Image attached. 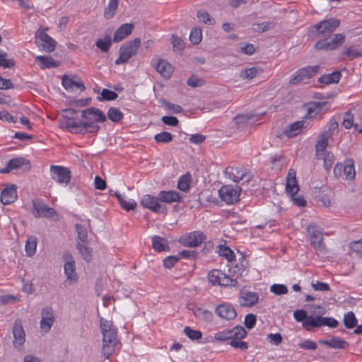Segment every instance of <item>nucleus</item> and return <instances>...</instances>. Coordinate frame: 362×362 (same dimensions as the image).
I'll use <instances>...</instances> for the list:
<instances>
[{"instance_id":"obj_12","label":"nucleus","mask_w":362,"mask_h":362,"mask_svg":"<svg viewBox=\"0 0 362 362\" xmlns=\"http://www.w3.org/2000/svg\"><path fill=\"white\" fill-rule=\"evenodd\" d=\"M83 124L84 122H76L74 117L64 116V120L60 122V127L66 128L72 134H86Z\"/></svg>"},{"instance_id":"obj_17","label":"nucleus","mask_w":362,"mask_h":362,"mask_svg":"<svg viewBox=\"0 0 362 362\" xmlns=\"http://www.w3.org/2000/svg\"><path fill=\"white\" fill-rule=\"evenodd\" d=\"M158 199L160 202L167 204L180 203L182 202V195L175 190H162L158 192Z\"/></svg>"},{"instance_id":"obj_9","label":"nucleus","mask_w":362,"mask_h":362,"mask_svg":"<svg viewBox=\"0 0 362 362\" xmlns=\"http://www.w3.org/2000/svg\"><path fill=\"white\" fill-rule=\"evenodd\" d=\"M31 168L30 162L22 157L11 159L4 168L0 170L3 174L8 173L13 170H21L22 171H28Z\"/></svg>"},{"instance_id":"obj_40","label":"nucleus","mask_w":362,"mask_h":362,"mask_svg":"<svg viewBox=\"0 0 362 362\" xmlns=\"http://www.w3.org/2000/svg\"><path fill=\"white\" fill-rule=\"evenodd\" d=\"M262 71V70L260 68L253 66L249 69H243L240 73V77L242 79H252Z\"/></svg>"},{"instance_id":"obj_7","label":"nucleus","mask_w":362,"mask_h":362,"mask_svg":"<svg viewBox=\"0 0 362 362\" xmlns=\"http://www.w3.org/2000/svg\"><path fill=\"white\" fill-rule=\"evenodd\" d=\"M320 70V66H308L298 69L290 81V84L296 85L305 79L315 76Z\"/></svg>"},{"instance_id":"obj_36","label":"nucleus","mask_w":362,"mask_h":362,"mask_svg":"<svg viewBox=\"0 0 362 362\" xmlns=\"http://www.w3.org/2000/svg\"><path fill=\"white\" fill-rule=\"evenodd\" d=\"M37 238L35 236L30 235L28 238L25 243V252L28 257H33L36 252Z\"/></svg>"},{"instance_id":"obj_62","label":"nucleus","mask_w":362,"mask_h":362,"mask_svg":"<svg viewBox=\"0 0 362 362\" xmlns=\"http://www.w3.org/2000/svg\"><path fill=\"white\" fill-rule=\"evenodd\" d=\"M98 122L94 121H84V128L86 129V133H97L100 127L96 123Z\"/></svg>"},{"instance_id":"obj_11","label":"nucleus","mask_w":362,"mask_h":362,"mask_svg":"<svg viewBox=\"0 0 362 362\" xmlns=\"http://www.w3.org/2000/svg\"><path fill=\"white\" fill-rule=\"evenodd\" d=\"M52 178L60 184H69L71 180V171L68 168L60 165H51Z\"/></svg>"},{"instance_id":"obj_52","label":"nucleus","mask_w":362,"mask_h":362,"mask_svg":"<svg viewBox=\"0 0 362 362\" xmlns=\"http://www.w3.org/2000/svg\"><path fill=\"white\" fill-rule=\"evenodd\" d=\"M173 136L167 132H162L154 136V139L157 143H170L173 141Z\"/></svg>"},{"instance_id":"obj_30","label":"nucleus","mask_w":362,"mask_h":362,"mask_svg":"<svg viewBox=\"0 0 362 362\" xmlns=\"http://www.w3.org/2000/svg\"><path fill=\"white\" fill-rule=\"evenodd\" d=\"M341 78V74L339 71H335L331 74L321 76L318 78V82L329 85L331 83H337Z\"/></svg>"},{"instance_id":"obj_19","label":"nucleus","mask_w":362,"mask_h":362,"mask_svg":"<svg viewBox=\"0 0 362 362\" xmlns=\"http://www.w3.org/2000/svg\"><path fill=\"white\" fill-rule=\"evenodd\" d=\"M81 117L86 121H92L93 117H95V122H104L107 120L106 116L104 113L100 110L93 107L83 110L82 111Z\"/></svg>"},{"instance_id":"obj_26","label":"nucleus","mask_w":362,"mask_h":362,"mask_svg":"<svg viewBox=\"0 0 362 362\" xmlns=\"http://www.w3.org/2000/svg\"><path fill=\"white\" fill-rule=\"evenodd\" d=\"M152 247L158 252L170 250L168 240L158 235L152 237Z\"/></svg>"},{"instance_id":"obj_38","label":"nucleus","mask_w":362,"mask_h":362,"mask_svg":"<svg viewBox=\"0 0 362 362\" xmlns=\"http://www.w3.org/2000/svg\"><path fill=\"white\" fill-rule=\"evenodd\" d=\"M112 45V39L110 35H105L104 38H99L95 42V46L102 52H106Z\"/></svg>"},{"instance_id":"obj_27","label":"nucleus","mask_w":362,"mask_h":362,"mask_svg":"<svg viewBox=\"0 0 362 362\" xmlns=\"http://www.w3.org/2000/svg\"><path fill=\"white\" fill-rule=\"evenodd\" d=\"M328 103L325 102H311L307 104L306 118H313L318 115L322 107L327 105Z\"/></svg>"},{"instance_id":"obj_46","label":"nucleus","mask_w":362,"mask_h":362,"mask_svg":"<svg viewBox=\"0 0 362 362\" xmlns=\"http://www.w3.org/2000/svg\"><path fill=\"white\" fill-rule=\"evenodd\" d=\"M344 324L347 329H352L357 326L358 320L352 311L344 315Z\"/></svg>"},{"instance_id":"obj_14","label":"nucleus","mask_w":362,"mask_h":362,"mask_svg":"<svg viewBox=\"0 0 362 362\" xmlns=\"http://www.w3.org/2000/svg\"><path fill=\"white\" fill-rule=\"evenodd\" d=\"M42 319L40 322V328L45 333L50 331L55 322V316L53 309L47 306L43 308L41 312Z\"/></svg>"},{"instance_id":"obj_42","label":"nucleus","mask_w":362,"mask_h":362,"mask_svg":"<svg viewBox=\"0 0 362 362\" xmlns=\"http://www.w3.org/2000/svg\"><path fill=\"white\" fill-rule=\"evenodd\" d=\"M108 118L113 122L118 123L124 118V114L117 107H110L107 111Z\"/></svg>"},{"instance_id":"obj_43","label":"nucleus","mask_w":362,"mask_h":362,"mask_svg":"<svg viewBox=\"0 0 362 362\" xmlns=\"http://www.w3.org/2000/svg\"><path fill=\"white\" fill-rule=\"evenodd\" d=\"M76 247L83 257V259L86 262H90L92 259V249L87 247L85 244L81 243H77Z\"/></svg>"},{"instance_id":"obj_22","label":"nucleus","mask_w":362,"mask_h":362,"mask_svg":"<svg viewBox=\"0 0 362 362\" xmlns=\"http://www.w3.org/2000/svg\"><path fill=\"white\" fill-rule=\"evenodd\" d=\"M313 327H319L321 326H328L330 328H335L338 326L339 322L337 320L331 317H322L320 315L315 316L311 319V325Z\"/></svg>"},{"instance_id":"obj_4","label":"nucleus","mask_w":362,"mask_h":362,"mask_svg":"<svg viewBox=\"0 0 362 362\" xmlns=\"http://www.w3.org/2000/svg\"><path fill=\"white\" fill-rule=\"evenodd\" d=\"M241 188L239 186L224 185L218 190L221 199L227 204H235L240 200Z\"/></svg>"},{"instance_id":"obj_41","label":"nucleus","mask_w":362,"mask_h":362,"mask_svg":"<svg viewBox=\"0 0 362 362\" xmlns=\"http://www.w3.org/2000/svg\"><path fill=\"white\" fill-rule=\"evenodd\" d=\"M339 124L334 118H332L329 120L328 129L324 133L321 134L324 137L330 139L334 134L338 133Z\"/></svg>"},{"instance_id":"obj_32","label":"nucleus","mask_w":362,"mask_h":362,"mask_svg":"<svg viewBox=\"0 0 362 362\" xmlns=\"http://www.w3.org/2000/svg\"><path fill=\"white\" fill-rule=\"evenodd\" d=\"M35 60L41 63V69L55 68L59 66V62L51 56H37Z\"/></svg>"},{"instance_id":"obj_2","label":"nucleus","mask_w":362,"mask_h":362,"mask_svg":"<svg viewBox=\"0 0 362 362\" xmlns=\"http://www.w3.org/2000/svg\"><path fill=\"white\" fill-rule=\"evenodd\" d=\"M100 327L103 335L102 354L105 358H109L118 342L117 330L111 322L103 318L100 320Z\"/></svg>"},{"instance_id":"obj_10","label":"nucleus","mask_w":362,"mask_h":362,"mask_svg":"<svg viewBox=\"0 0 362 362\" xmlns=\"http://www.w3.org/2000/svg\"><path fill=\"white\" fill-rule=\"evenodd\" d=\"M160 200L157 197H153L150 194H145L141 198V204L144 207L153 212L165 214L167 208L159 203Z\"/></svg>"},{"instance_id":"obj_21","label":"nucleus","mask_w":362,"mask_h":362,"mask_svg":"<svg viewBox=\"0 0 362 362\" xmlns=\"http://www.w3.org/2000/svg\"><path fill=\"white\" fill-rule=\"evenodd\" d=\"M293 317L297 322H301L303 327L308 331H310V327H314L313 324L311 325V319L315 317L308 315L307 312L303 309L296 310L293 313Z\"/></svg>"},{"instance_id":"obj_39","label":"nucleus","mask_w":362,"mask_h":362,"mask_svg":"<svg viewBox=\"0 0 362 362\" xmlns=\"http://www.w3.org/2000/svg\"><path fill=\"white\" fill-rule=\"evenodd\" d=\"M119 0H110L107 6L104 11V17L106 19L112 18L117 10Z\"/></svg>"},{"instance_id":"obj_57","label":"nucleus","mask_w":362,"mask_h":362,"mask_svg":"<svg viewBox=\"0 0 362 362\" xmlns=\"http://www.w3.org/2000/svg\"><path fill=\"white\" fill-rule=\"evenodd\" d=\"M7 53H0V66L4 68H13L16 66V63L13 59H6Z\"/></svg>"},{"instance_id":"obj_28","label":"nucleus","mask_w":362,"mask_h":362,"mask_svg":"<svg viewBox=\"0 0 362 362\" xmlns=\"http://www.w3.org/2000/svg\"><path fill=\"white\" fill-rule=\"evenodd\" d=\"M155 69L162 76L166 78H169L173 73L172 65L165 59H160L155 65Z\"/></svg>"},{"instance_id":"obj_60","label":"nucleus","mask_w":362,"mask_h":362,"mask_svg":"<svg viewBox=\"0 0 362 362\" xmlns=\"http://www.w3.org/2000/svg\"><path fill=\"white\" fill-rule=\"evenodd\" d=\"M254 30L258 32H264L269 30L273 29L275 27V25L273 22H262L260 23H257L254 25Z\"/></svg>"},{"instance_id":"obj_49","label":"nucleus","mask_w":362,"mask_h":362,"mask_svg":"<svg viewBox=\"0 0 362 362\" xmlns=\"http://www.w3.org/2000/svg\"><path fill=\"white\" fill-rule=\"evenodd\" d=\"M218 253L221 256L224 257L228 262H232L235 258L233 251L226 245L218 246Z\"/></svg>"},{"instance_id":"obj_16","label":"nucleus","mask_w":362,"mask_h":362,"mask_svg":"<svg viewBox=\"0 0 362 362\" xmlns=\"http://www.w3.org/2000/svg\"><path fill=\"white\" fill-rule=\"evenodd\" d=\"M36 38L40 41V46L47 52H52L56 47V41L49 36L45 31L37 32Z\"/></svg>"},{"instance_id":"obj_58","label":"nucleus","mask_w":362,"mask_h":362,"mask_svg":"<svg viewBox=\"0 0 362 362\" xmlns=\"http://www.w3.org/2000/svg\"><path fill=\"white\" fill-rule=\"evenodd\" d=\"M171 38H172V44H173L174 50L181 51L185 49V43L180 37L173 34L172 35Z\"/></svg>"},{"instance_id":"obj_8","label":"nucleus","mask_w":362,"mask_h":362,"mask_svg":"<svg viewBox=\"0 0 362 362\" xmlns=\"http://www.w3.org/2000/svg\"><path fill=\"white\" fill-rule=\"evenodd\" d=\"M206 239V235L202 231H193L182 236L179 242L185 247H195L200 245Z\"/></svg>"},{"instance_id":"obj_3","label":"nucleus","mask_w":362,"mask_h":362,"mask_svg":"<svg viewBox=\"0 0 362 362\" xmlns=\"http://www.w3.org/2000/svg\"><path fill=\"white\" fill-rule=\"evenodd\" d=\"M140 45L141 40L139 37L122 44L119 50V57L115 61V64L119 65L127 62L131 57L136 54Z\"/></svg>"},{"instance_id":"obj_31","label":"nucleus","mask_w":362,"mask_h":362,"mask_svg":"<svg viewBox=\"0 0 362 362\" xmlns=\"http://www.w3.org/2000/svg\"><path fill=\"white\" fill-rule=\"evenodd\" d=\"M305 127L304 121H298L289 124V126L284 130V133L288 137H293L298 135L302 129Z\"/></svg>"},{"instance_id":"obj_50","label":"nucleus","mask_w":362,"mask_h":362,"mask_svg":"<svg viewBox=\"0 0 362 362\" xmlns=\"http://www.w3.org/2000/svg\"><path fill=\"white\" fill-rule=\"evenodd\" d=\"M118 95L116 92L110 90L109 89L104 88L101 92V96H98L97 99L99 101H110L117 99Z\"/></svg>"},{"instance_id":"obj_1","label":"nucleus","mask_w":362,"mask_h":362,"mask_svg":"<svg viewBox=\"0 0 362 362\" xmlns=\"http://www.w3.org/2000/svg\"><path fill=\"white\" fill-rule=\"evenodd\" d=\"M340 20L330 18L321 21L311 28V32L320 40L315 44V49L317 51H333L340 47L345 42L346 36L343 33H337L331 37L332 34L339 27Z\"/></svg>"},{"instance_id":"obj_63","label":"nucleus","mask_w":362,"mask_h":362,"mask_svg":"<svg viewBox=\"0 0 362 362\" xmlns=\"http://www.w3.org/2000/svg\"><path fill=\"white\" fill-rule=\"evenodd\" d=\"M237 284L236 279H233L230 277L228 275H226L223 273V276L221 278V281L218 286H235Z\"/></svg>"},{"instance_id":"obj_18","label":"nucleus","mask_w":362,"mask_h":362,"mask_svg":"<svg viewBox=\"0 0 362 362\" xmlns=\"http://www.w3.org/2000/svg\"><path fill=\"white\" fill-rule=\"evenodd\" d=\"M215 311L220 317L227 320H233L237 316L236 310L228 303L218 305Z\"/></svg>"},{"instance_id":"obj_55","label":"nucleus","mask_w":362,"mask_h":362,"mask_svg":"<svg viewBox=\"0 0 362 362\" xmlns=\"http://www.w3.org/2000/svg\"><path fill=\"white\" fill-rule=\"evenodd\" d=\"M286 191L288 194L291 196L296 194L299 191V187L297 180H293L291 181H286Z\"/></svg>"},{"instance_id":"obj_33","label":"nucleus","mask_w":362,"mask_h":362,"mask_svg":"<svg viewBox=\"0 0 362 362\" xmlns=\"http://www.w3.org/2000/svg\"><path fill=\"white\" fill-rule=\"evenodd\" d=\"M242 298L243 302L240 304L244 307H252L257 303L259 300V295L256 292H246Z\"/></svg>"},{"instance_id":"obj_56","label":"nucleus","mask_w":362,"mask_h":362,"mask_svg":"<svg viewBox=\"0 0 362 362\" xmlns=\"http://www.w3.org/2000/svg\"><path fill=\"white\" fill-rule=\"evenodd\" d=\"M324 160V168L326 170H330L332 168L334 161V156L331 152H327L324 155L321 156V159Z\"/></svg>"},{"instance_id":"obj_37","label":"nucleus","mask_w":362,"mask_h":362,"mask_svg":"<svg viewBox=\"0 0 362 362\" xmlns=\"http://www.w3.org/2000/svg\"><path fill=\"white\" fill-rule=\"evenodd\" d=\"M329 139L324 137L322 134L320 135L318 141L315 144L316 158L321 159V153L324 152L328 146Z\"/></svg>"},{"instance_id":"obj_20","label":"nucleus","mask_w":362,"mask_h":362,"mask_svg":"<svg viewBox=\"0 0 362 362\" xmlns=\"http://www.w3.org/2000/svg\"><path fill=\"white\" fill-rule=\"evenodd\" d=\"M319 343L335 349H345L349 346V342L338 337H332L329 339H320Z\"/></svg>"},{"instance_id":"obj_13","label":"nucleus","mask_w":362,"mask_h":362,"mask_svg":"<svg viewBox=\"0 0 362 362\" xmlns=\"http://www.w3.org/2000/svg\"><path fill=\"white\" fill-rule=\"evenodd\" d=\"M307 231L310 234L311 245L313 247L320 251L325 250V245L322 242V234L317 226L314 224H310L308 226Z\"/></svg>"},{"instance_id":"obj_51","label":"nucleus","mask_w":362,"mask_h":362,"mask_svg":"<svg viewBox=\"0 0 362 362\" xmlns=\"http://www.w3.org/2000/svg\"><path fill=\"white\" fill-rule=\"evenodd\" d=\"M197 313H195V317L199 318V320H204L205 322H211L213 320V313L211 311L207 310H204L200 308V309H197Z\"/></svg>"},{"instance_id":"obj_15","label":"nucleus","mask_w":362,"mask_h":362,"mask_svg":"<svg viewBox=\"0 0 362 362\" xmlns=\"http://www.w3.org/2000/svg\"><path fill=\"white\" fill-rule=\"evenodd\" d=\"M226 173L230 175V177L235 182H238L240 180L250 182L252 178V175L249 170H241L238 168L228 167Z\"/></svg>"},{"instance_id":"obj_44","label":"nucleus","mask_w":362,"mask_h":362,"mask_svg":"<svg viewBox=\"0 0 362 362\" xmlns=\"http://www.w3.org/2000/svg\"><path fill=\"white\" fill-rule=\"evenodd\" d=\"M191 175L187 173L180 177L177 183V188L182 192H187L189 189Z\"/></svg>"},{"instance_id":"obj_59","label":"nucleus","mask_w":362,"mask_h":362,"mask_svg":"<svg viewBox=\"0 0 362 362\" xmlns=\"http://www.w3.org/2000/svg\"><path fill=\"white\" fill-rule=\"evenodd\" d=\"M75 227H76V232L78 233V239L83 243H86L87 240H88V233H87L86 228L78 223L76 224Z\"/></svg>"},{"instance_id":"obj_45","label":"nucleus","mask_w":362,"mask_h":362,"mask_svg":"<svg viewBox=\"0 0 362 362\" xmlns=\"http://www.w3.org/2000/svg\"><path fill=\"white\" fill-rule=\"evenodd\" d=\"M223 272L219 269H212L208 273L209 281L214 286H218Z\"/></svg>"},{"instance_id":"obj_5","label":"nucleus","mask_w":362,"mask_h":362,"mask_svg":"<svg viewBox=\"0 0 362 362\" xmlns=\"http://www.w3.org/2000/svg\"><path fill=\"white\" fill-rule=\"evenodd\" d=\"M247 332L244 327L240 325L235 326L230 329H225L215 334L214 339L216 341H223L233 338L244 339Z\"/></svg>"},{"instance_id":"obj_24","label":"nucleus","mask_w":362,"mask_h":362,"mask_svg":"<svg viewBox=\"0 0 362 362\" xmlns=\"http://www.w3.org/2000/svg\"><path fill=\"white\" fill-rule=\"evenodd\" d=\"M134 28V26L132 23L122 24L115 30L113 37V42H118L124 40L132 33Z\"/></svg>"},{"instance_id":"obj_54","label":"nucleus","mask_w":362,"mask_h":362,"mask_svg":"<svg viewBox=\"0 0 362 362\" xmlns=\"http://www.w3.org/2000/svg\"><path fill=\"white\" fill-rule=\"evenodd\" d=\"M184 333L192 340H198L202 337V332L199 330H194L189 326L185 327Z\"/></svg>"},{"instance_id":"obj_48","label":"nucleus","mask_w":362,"mask_h":362,"mask_svg":"<svg viewBox=\"0 0 362 362\" xmlns=\"http://www.w3.org/2000/svg\"><path fill=\"white\" fill-rule=\"evenodd\" d=\"M343 54L347 56V57L351 60L355 58L362 57V49H356L354 45L350 46L344 49Z\"/></svg>"},{"instance_id":"obj_23","label":"nucleus","mask_w":362,"mask_h":362,"mask_svg":"<svg viewBox=\"0 0 362 362\" xmlns=\"http://www.w3.org/2000/svg\"><path fill=\"white\" fill-rule=\"evenodd\" d=\"M13 334L15 339V344L22 346L25 343V334L21 320H15L13 327Z\"/></svg>"},{"instance_id":"obj_53","label":"nucleus","mask_w":362,"mask_h":362,"mask_svg":"<svg viewBox=\"0 0 362 362\" xmlns=\"http://www.w3.org/2000/svg\"><path fill=\"white\" fill-rule=\"evenodd\" d=\"M202 39V31L198 28H194L191 30L189 40L194 45H199Z\"/></svg>"},{"instance_id":"obj_64","label":"nucleus","mask_w":362,"mask_h":362,"mask_svg":"<svg viewBox=\"0 0 362 362\" xmlns=\"http://www.w3.org/2000/svg\"><path fill=\"white\" fill-rule=\"evenodd\" d=\"M187 84L192 88L201 87L204 84V81L192 75L187 79Z\"/></svg>"},{"instance_id":"obj_25","label":"nucleus","mask_w":362,"mask_h":362,"mask_svg":"<svg viewBox=\"0 0 362 362\" xmlns=\"http://www.w3.org/2000/svg\"><path fill=\"white\" fill-rule=\"evenodd\" d=\"M16 199L17 192L16 185L4 189L1 193V202L4 205L12 204Z\"/></svg>"},{"instance_id":"obj_35","label":"nucleus","mask_w":362,"mask_h":362,"mask_svg":"<svg viewBox=\"0 0 362 362\" xmlns=\"http://www.w3.org/2000/svg\"><path fill=\"white\" fill-rule=\"evenodd\" d=\"M64 274L69 281H76L78 279L76 272L75 262H65L64 266Z\"/></svg>"},{"instance_id":"obj_61","label":"nucleus","mask_w":362,"mask_h":362,"mask_svg":"<svg viewBox=\"0 0 362 362\" xmlns=\"http://www.w3.org/2000/svg\"><path fill=\"white\" fill-rule=\"evenodd\" d=\"M161 103L163 106L165 107L175 114L180 113L183 111V109L180 105L171 103L165 100H163Z\"/></svg>"},{"instance_id":"obj_29","label":"nucleus","mask_w":362,"mask_h":362,"mask_svg":"<svg viewBox=\"0 0 362 362\" xmlns=\"http://www.w3.org/2000/svg\"><path fill=\"white\" fill-rule=\"evenodd\" d=\"M62 83L66 90H73L74 88H79L81 91H83L86 89L84 84L81 81H76L66 75L63 76Z\"/></svg>"},{"instance_id":"obj_47","label":"nucleus","mask_w":362,"mask_h":362,"mask_svg":"<svg viewBox=\"0 0 362 362\" xmlns=\"http://www.w3.org/2000/svg\"><path fill=\"white\" fill-rule=\"evenodd\" d=\"M197 17L200 22L208 25H214L215 19L206 11L199 10L197 12Z\"/></svg>"},{"instance_id":"obj_34","label":"nucleus","mask_w":362,"mask_h":362,"mask_svg":"<svg viewBox=\"0 0 362 362\" xmlns=\"http://www.w3.org/2000/svg\"><path fill=\"white\" fill-rule=\"evenodd\" d=\"M343 173L347 180H352L355 177L354 162L352 159L345 160L343 164Z\"/></svg>"},{"instance_id":"obj_6","label":"nucleus","mask_w":362,"mask_h":362,"mask_svg":"<svg viewBox=\"0 0 362 362\" xmlns=\"http://www.w3.org/2000/svg\"><path fill=\"white\" fill-rule=\"evenodd\" d=\"M33 209L32 214L35 218H39L42 216L52 218L56 214L55 210L49 207L42 199H35L33 200Z\"/></svg>"}]
</instances>
